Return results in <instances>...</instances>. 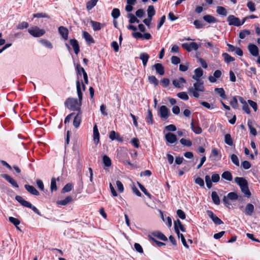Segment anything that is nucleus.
Returning <instances> with one entry per match:
<instances>
[{"instance_id": "obj_1", "label": "nucleus", "mask_w": 260, "mask_h": 260, "mask_svg": "<svg viewBox=\"0 0 260 260\" xmlns=\"http://www.w3.org/2000/svg\"><path fill=\"white\" fill-rule=\"evenodd\" d=\"M194 73L192 78L196 80V82L193 84V87H189L187 90L190 95L198 98L200 96L199 92H203L205 90L204 82L200 79L203 76V71L201 68H198L194 70Z\"/></svg>"}, {"instance_id": "obj_2", "label": "nucleus", "mask_w": 260, "mask_h": 260, "mask_svg": "<svg viewBox=\"0 0 260 260\" xmlns=\"http://www.w3.org/2000/svg\"><path fill=\"white\" fill-rule=\"evenodd\" d=\"M235 182L240 187L241 191L247 198H250L251 192L248 188V183L247 181L243 177H237L235 178Z\"/></svg>"}, {"instance_id": "obj_3", "label": "nucleus", "mask_w": 260, "mask_h": 260, "mask_svg": "<svg viewBox=\"0 0 260 260\" xmlns=\"http://www.w3.org/2000/svg\"><path fill=\"white\" fill-rule=\"evenodd\" d=\"M81 102L77 99L69 98L66 100L64 105L67 108L72 111H77L78 112H81L80 107Z\"/></svg>"}, {"instance_id": "obj_4", "label": "nucleus", "mask_w": 260, "mask_h": 260, "mask_svg": "<svg viewBox=\"0 0 260 260\" xmlns=\"http://www.w3.org/2000/svg\"><path fill=\"white\" fill-rule=\"evenodd\" d=\"M15 199L22 206L31 209L35 213L38 215H41V213L39 210L35 206H32L30 203L23 199L22 197L20 196H16L15 197Z\"/></svg>"}, {"instance_id": "obj_5", "label": "nucleus", "mask_w": 260, "mask_h": 260, "mask_svg": "<svg viewBox=\"0 0 260 260\" xmlns=\"http://www.w3.org/2000/svg\"><path fill=\"white\" fill-rule=\"evenodd\" d=\"M238 196L237 194L235 192H231L228 194L226 196H224L223 198V202L225 206L230 207L231 205V203L230 200L235 201L237 200Z\"/></svg>"}, {"instance_id": "obj_6", "label": "nucleus", "mask_w": 260, "mask_h": 260, "mask_svg": "<svg viewBox=\"0 0 260 260\" xmlns=\"http://www.w3.org/2000/svg\"><path fill=\"white\" fill-rule=\"evenodd\" d=\"M28 32L34 37H40L43 36L45 31L43 29H40L38 26L32 27L28 29Z\"/></svg>"}, {"instance_id": "obj_7", "label": "nucleus", "mask_w": 260, "mask_h": 260, "mask_svg": "<svg viewBox=\"0 0 260 260\" xmlns=\"http://www.w3.org/2000/svg\"><path fill=\"white\" fill-rule=\"evenodd\" d=\"M227 21H228L230 25H234L236 26H241L245 22V19L241 22L239 18L236 17L232 15H229L228 17Z\"/></svg>"}, {"instance_id": "obj_8", "label": "nucleus", "mask_w": 260, "mask_h": 260, "mask_svg": "<svg viewBox=\"0 0 260 260\" xmlns=\"http://www.w3.org/2000/svg\"><path fill=\"white\" fill-rule=\"evenodd\" d=\"M170 114V111L166 106H161L159 107V115L161 119H166Z\"/></svg>"}, {"instance_id": "obj_9", "label": "nucleus", "mask_w": 260, "mask_h": 260, "mask_svg": "<svg viewBox=\"0 0 260 260\" xmlns=\"http://www.w3.org/2000/svg\"><path fill=\"white\" fill-rule=\"evenodd\" d=\"M182 47L187 51L190 52L192 50H198L199 46L196 42H191L190 43H184L182 44Z\"/></svg>"}, {"instance_id": "obj_10", "label": "nucleus", "mask_w": 260, "mask_h": 260, "mask_svg": "<svg viewBox=\"0 0 260 260\" xmlns=\"http://www.w3.org/2000/svg\"><path fill=\"white\" fill-rule=\"evenodd\" d=\"M207 213L215 224L220 225L223 223L222 221L215 215L212 211L207 210Z\"/></svg>"}, {"instance_id": "obj_11", "label": "nucleus", "mask_w": 260, "mask_h": 260, "mask_svg": "<svg viewBox=\"0 0 260 260\" xmlns=\"http://www.w3.org/2000/svg\"><path fill=\"white\" fill-rule=\"evenodd\" d=\"M186 83L185 79L183 77H180L178 79H174L172 81L173 85L178 88L183 87L184 84Z\"/></svg>"}, {"instance_id": "obj_12", "label": "nucleus", "mask_w": 260, "mask_h": 260, "mask_svg": "<svg viewBox=\"0 0 260 260\" xmlns=\"http://www.w3.org/2000/svg\"><path fill=\"white\" fill-rule=\"evenodd\" d=\"M249 53L253 56H258V48L256 45L253 44H249L247 47Z\"/></svg>"}, {"instance_id": "obj_13", "label": "nucleus", "mask_w": 260, "mask_h": 260, "mask_svg": "<svg viewBox=\"0 0 260 260\" xmlns=\"http://www.w3.org/2000/svg\"><path fill=\"white\" fill-rule=\"evenodd\" d=\"M81 117L82 112H78L77 114L74 116L73 125L76 128H77L80 126L81 122Z\"/></svg>"}, {"instance_id": "obj_14", "label": "nucleus", "mask_w": 260, "mask_h": 260, "mask_svg": "<svg viewBox=\"0 0 260 260\" xmlns=\"http://www.w3.org/2000/svg\"><path fill=\"white\" fill-rule=\"evenodd\" d=\"M166 141L170 143L173 144L176 142L177 138L176 136L172 133H168L165 135Z\"/></svg>"}, {"instance_id": "obj_15", "label": "nucleus", "mask_w": 260, "mask_h": 260, "mask_svg": "<svg viewBox=\"0 0 260 260\" xmlns=\"http://www.w3.org/2000/svg\"><path fill=\"white\" fill-rule=\"evenodd\" d=\"M1 176L9 182L13 187L16 188H18L19 187L16 181L9 175L7 174H2Z\"/></svg>"}, {"instance_id": "obj_16", "label": "nucleus", "mask_w": 260, "mask_h": 260, "mask_svg": "<svg viewBox=\"0 0 260 260\" xmlns=\"http://www.w3.org/2000/svg\"><path fill=\"white\" fill-rule=\"evenodd\" d=\"M58 32L64 40H67L68 39L69 31L66 27L59 26L58 27Z\"/></svg>"}, {"instance_id": "obj_17", "label": "nucleus", "mask_w": 260, "mask_h": 260, "mask_svg": "<svg viewBox=\"0 0 260 260\" xmlns=\"http://www.w3.org/2000/svg\"><path fill=\"white\" fill-rule=\"evenodd\" d=\"M93 137L94 143L97 145L99 143L100 140V133L99 132L96 124H95L93 126Z\"/></svg>"}, {"instance_id": "obj_18", "label": "nucleus", "mask_w": 260, "mask_h": 260, "mask_svg": "<svg viewBox=\"0 0 260 260\" xmlns=\"http://www.w3.org/2000/svg\"><path fill=\"white\" fill-rule=\"evenodd\" d=\"M70 43L73 47L75 53L78 54L80 51V47L78 41L76 39H73L70 40Z\"/></svg>"}, {"instance_id": "obj_19", "label": "nucleus", "mask_w": 260, "mask_h": 260, "mask_svg": "<svg viewBox=\"0 0 260 260\" xmlns=\"http://www.w3.org/2000/svg\"><path fill=\"white\" fill-rule=\"evenodd\" d=\"M90 23L94 31H98L101 29L104 26V24L92 20H90Z\"/></svg>"}, {"instance_id": "obj_20", "label": "nucleus", "mask_w": 260, "mask_h": 260, "mask_svg": "<svg viewBox=\"0 0 260 260\" xmlns=\"http://www.w3.org/2000/svg\"><path fill=\"white\" fill-rule=\"evenodd\" d=\"M153 67L154 68L157 73H158L159 75L162 76L164 74L165 69L164 66L161 63H156L153 65Z\"/></svg>"}, {"instance_id": "obj_21", "label": "nucleus", "mask_w": 260, "mask_h": 260, "mask_svg": "<svg viewBox=\"0 0 260 260\" xmlns=\"http://www.w3.org/2000/svg\"><path fill=\"white\" fill-rule=\"evenodd\" d=\"M83 37L88 45H90L91 44L94 43V41L92 36L86 31H83Z\"/></svg>"}, {"instance_id": "obj_22", "label": "nucleus", "mask_w": 260, "mask_h": 260, "mask_svg": "<svg viewBox=\"0 0 260 260\" xmlns=\"http://www.w3.org/2000/svg\"><path fill=\"white\" fill-rule=\"evenodd\" d=\"M254 206L252 204L248 203L246 205L244 212L246 215L251 216L254 212Z\"/></svg>"}, {"instance_id": "obj_23", "label": "nucleus", "mask_w": 260, "mask_h": 260, "mask_svg": "<svg viewBox=\"0 0 260 260\" xmlns=\"http://www.w3.org/2000/svg\"><path fill=\"white\" fill-rule=\"evenodd\" d=\"M174 224L175 232L176 230H178L179 231L180 230L182 232H185V229L180 220L177 219V220L174 221Z\"/></svg>"}, {"instance_id": "obj_24", "label": "nucleus", "mask_w": 260, "mask_h": 260, "mask_svg": "<svg viewBox=\"0 0 260 260\" xmlns=\"http://www.w3.org/2000/svg\"><path fill=\"white\" fill-rule=\"evenodd\" d=\"M24 187L27 190V191L29 192L30 193L35 196L39 195V192L33 186L26 184L25 185Z\"/></svg>"}, {"instance_id": "obj_25", "label": "nucleus", "mask_w": 260, "mask_h": 260, "mask_svg": "<svg viewBox=\"0 0 260 260\" xmlns=\"http://www.w3.org/2000/svg\"><path fill=\"white\" fill-rule=\"evenodd\" d=\"M149 58V55L147 53H142L140 55V59L142 60L144 67L146 66Z\"/></svg>"}, {"instance_id": "obj_26", "label": "nucleus", "mask_w": 260, "mask_h": 260, "mask_svg": "<svg viewBox=\"0 0 260 260\" xmlns=\"http://www.w3.org/2000/svg\"><path fill=\"white\" fill-rule=\"evenodd\" d=\"M72 201V198L70 196H68L63 200L57 201V204L58 205L65 206L71 203Z\"/></svg>"}, {"instance_id": "obj_27", "label": "nucleus", "mask_w": 260, "mask_h": 260, "mask_svg": "<svg viewBox=\"0 0 260 260\" xmlns=\"http://www.w3.org/2000/svg\"><path fill=\"white\" fill-rule=\"evenodd\" d=\"M152 235L157 238L158 239L161 240H162V241H167L168 240V239L166 237V236L163 234L162 233H161V232H153Z\"/></svg>"}, {"instance_id": "obj_28", "label": "nucleus", "mask_w": 260, "mask_h": 260, "mask_svg": "<svg viewBox=\"0 0 260 260\" xmlns=\"http://www.w3.org/2000/svg\"><path fill=\"white\" fill-rule=\"evenodd\" d=\"M204 20L209 23H212L217 22L216 19L210 15H206L203 16Z\"/></svg>"}, {"instance_id": "obj_29", "label": "nucleus", "mask_w": 260, "mask_h": 260, "mask_svg": "<svg viewBox=\"0 0 260 260\" xmlns=\"http://www.w3.org/2000/svg\"><path fill=\"white\" fill-rule=\"evenodd\" d=\"M211 198L213 203L216 205H219L220 204V199L216 191H213L211 193Z\"/></svg>"}, {"instance_id": "obj_30", "label": "nucleus", "mask_w": 260, "mask_h": 260, "mask_svg": "<svg viewBox=\"0 0 260 260\" xmlns=\"http://www.w3.org/2000/svg\"><path fill=\"white\" fill-rule=\"evenodd\" d=\"M176 233L177 234L178 237L179 238H181L183 246L185 247L186 248H188L189 246L187 245L185 239L183 234L180 233V232L178 230H176Z\"/></svg>"}, {"instance_id": "obj_31", "label": "nucleus", "mask_w": 260, "mask_h": 260, "mask_svg": "<svg viewBox=\"0 0 260 260\" xmlns=\"http://www.w3.org/2000/svg\"><path fill=\"white\" fill-rule=\"evenodd\" d=\"M76 87L79 100L81 102L82 100V93L81 91V84L79 80L76 81Z\"/></svg>"}, {"instance_id": "obj_32", "label": "nucleus", "mask_w": 260, "mask_h": 260, "mask_svg": "<svg viewBox=\"0 0 260 260\" xmlns=\"http://www.w3.org/2000/svg\"><path fill=\"white\" fill-rule=\"evenodd\" d=\"M155 14V11L153 6H149L147 9L148 18L152 19V17Z\"/></svg>"}, {"instance_id": "obj_33", "label": "nucleus", "mask_w": 260, "mask_h": 260, "mask_svg": "<svg viewBox=\"0 0 260 260\" xmlns=\"http://www.w3.org/2000/svg\"><path fill=\"white\" fill-rule=\"evenodd\" d=\"M216 12L220 15L223 16H226L228 12L222 6H218L216 9Z\"/></svg>"}, {"instance_id": "obj_34", "label": "nucleus", "mask_w": 260, "mask_h": 260, "mask_svg": "<svg viewBox=\"0 0 260 260\" xmlns=\"http://www.w3.org/2000/svg\"><path fill=\"white\" fill-rule=\"evenodd\" d=\"M224 142L229 146L233 145V141L230 134H226L224 135Z\"/></svg>"}, {"instance_id": "obj_35", "label": "nucleus", "mask_w": 260, "mask_h": 260, "mask_svg": "<svg viewBox=\"0 0 260 260\" xmlns=\"http://www.w3.org/2000/svg\"><path fill=\"white\" fill-rule=\"evenodd\" d=\"M191 129L196 134H200L202 132V128L198 125H194L192 122L190 124Z\"/></svg>"}, {"instance_id": "obj_36", "label": "nucleus", "mask_w": 260, "mask_h": 260, "mask_svg": "<svg viewBox=\"0 0 260 260\" xmlns=\"http://www.w3.org/2000/svg\"><path fill=\"white\" fill-rule=\"evenodd\" d=\"M98 0H90L86 3V9L88 10H91L96 4Z\"/></svg>"}, {"instance_id": "obj_37", "label": "nucleus", "mask_w": 260, "mask_h": 260, "mask_svg": "<svg viewBox=\"0 0 260 260\" xmlns=\"http://www.w3.org/2000/svg\"><path fill=\"white\" fill-rule=\"evenodd\" d=\"M146 120L148 124H152L153 123L152 113L151 111L149 109L148 110Z\"/></svg>"}, {"instance_id": "obj_38", "label": "nucleus", "mask_w": 260, "mask_h": 260, "mask_svg": "<svg viewBox=\"0 0 260 260\" xmlns=\"http://www.w3.org/2000/svg\"><path fill=\"white\" fill-rule=\"evenodd\" d=\"M221 177L222 178L230 181H232L233 179L232 174L229 171L224 172L222 174Z\"/></svg>"}, {"instance_id": "obj_39", "label": "nucleus", "mask_w": 260, "mask_h": 260, "mask_svg": "<svg viewBox=\"0 0 260 260\" xmlns=\"http://www.w3.org/2000/svg\"><path fill=\"white\" fill-rule=\"evenodd\" d=\"M247 125L250 130V134L252 135L253 136H255L257 135V132L256 129L252 126V122L249 120L248 121Z\"/></svg>"}, {"instance_id": "obj_40", "label": "nucleus", "mask_w": 260, "mask_h": 260, "mask_svg": "<svg viewBox=\"0 0 260 260\" xmlns=\"http://www.w3.org/2000/svg\"><path fill=\"white\" fill-rule=\"evenodd\" d=\"M222 56L224 58L225 62L226 63H229L235 60V58L231 56L227 53H223L222 54Z\"/></svg>"}, {"instance_id": "obj_41", "label": "nucleus", "mask_w": 260, "mask_h": 260, "mask_svg": "<svg viewBox=\"0 0 260 260\" xmlns=\"http://www.w3.org/2000/svg\"><path fill=\"white\" fill-rule=\"evenodd\" d=\"M127 17L129 18V22L130 23H139V20L137 19L133 14L129 13L127 14Z\"/></svg>"}, {"instance_id": "obj_42", "label": "nucleus", "mask_w": 260, "mask_h": 260, "mask_svg": "<svg viewBox=\"0 0 260 260\" xmlns=\"http://www.w3.org/2000/svg\"><path fill=\"white\" fill-rule=\"evenodd\" d=\"M138 185L139 187V188H140V189L142 190V191L146 195L149 199H151V195L150 194V193H149L148 192V191L147 190V189L145 188V187L142 185L141 184V183H140L139 182H138Z\"/></svg>"}, {"instance_id": "obj_43", "label": "nucleus", "mask_w": 260, "mask_h": 260, "mask_svg": "<svg viewBox=\"0 0 260 260\" xmlns=\"http://www.w3.org/2000/svg\"><path fill=\"white\" fill-rule=\"evenodd\" d=\"M250 34V30L244 29L240 32L239 37L241 39H244L246 36L249 35Z\"/></svg>"}, {"instance_id": "obj_44", "label": "nucleus", "mask_w": 260, "mask_h": 260, "mask_svg": "<svg viewBox=\"0 0 260 260\" xmlns=\"http://www.w3.org/2000/svg\"><path fill=\"white\" fill-rule=\"evenodd\" d=\"M180 142L182 145L187 147H190L192 144V142L190 140L184 138H182L180 140Z\"/></svg>"}, {"instance_id": "obj_45", "label": "nucleus", "mask_w": 260, "mask_h": 260, "mask_svg": "<svg viewBox=\"0 0 260 260\" xmlns=\"http://www.w3.org/2000/svg\"><path fill=\"white\" fill-rule=\"evenodd\" d=\"M120 10L117 8H114L112 11L111 15L112 17L114 19H116L119 17L120 16Z\"/></svg>"}, {"instance_id": "obj_46", "label": "nucleus", "mask_w": 260, "mask_h": 260, "mask_svg": "<svg viewBox=\"0 0 260 260\" xmlns=\"http://www.w3.org/2000/svg\"><path fill=\"white\" fill-rule=\"evenodd\" d=\"M40 42L42 43V45L48 48L52 49L53 48V46L51 42L47 40L42 39L40 41Z\"/></svg>"}, {"instance_id": "obj_47", "label": "nucleus", "mask_w": 260, "mask_h": 260, "mask_svg": "<svg viewBox=\"0 0 260 260\" xmlns=\"http://www.w3.org/2000/svg\"><path fill=\"white\" fill-rule=\"evenodd\" d=\"M230 105L234 109L238 108V101L236 96H233L232 100L230 101Z\"/></svg>"}, {"instance_id": "obj_48", "label": "nucleus", "mask_w": 260, "mask_h": 260, "mask_svg": "<svg viewBox=\"0 0 260 260\" xmlns=\"http://www.w3.org/2000/svg\"><path fill=\"white\" fill-rule=\"evenodd\" d=\"M103 161L105 166L110 167L111 165L110 158L107 155H104L103 157Z\"/></svg>"}, {"instance_id": "obj_49", "label": "nucleus", "mask_w": 260, "mask_h": 260, "mask_svg": "<svg viewBox=\"0 0 260 260\" xmlns=\"http://www.w3.org/2000/svg\"><path fill=\"white\" fill-rule=\"evenodd\" d=\"M148 81L150 83L154 84L155 86H157L158 84V80L154 76H149Z\"/></svg>"}, {"instance_id": "obj_50", "label": "nucleus", "mask_w": 260, "mask_h": 260, "mask_svg": "<svg viewBox=\"0 0 260 260\" xmlns=\"http://www.w3.org/2000/svg\"><path fill=\"white\" fill-rule=\"evenodd\" d=\"M232 162L236 166H239V161L237 156L236 154H233L231 156Z\"/></svg>"}, {"instance_id": "obj_51", "label": "nucleus", "mask_w": 260, "mask_h": 260, "mask_svg": "<svg viewBox=\"0 0 260 260\" xmlns=\"http://www.w3.org/2000/svg\"><path fill=\"white\" fill-rule=\"evenodd\" d=\"M215 91L216 92L221 98L225 99V91L222 88H216Z\"/></svg>"}, {"instance_id": "obj_52", "label": "nucleus", "mask_w": 260, "mask_h": 260, "mask_svg": "<svg viewBox=\"0 0 260 260\" xmlns=\"http://www.w3.org/2000/svg\"><path fill=\"white\" fill-rule=\"evenodd\" d=\"M205 180L206 183L207 187L208 188H210L212 186V179L208 175H206L205 177Z\"/></svg>"}, {"instance_id": "obj_53", "label": "nucleus", "mask_w": 260, "mask_h": 260, "mask_svg": "<svg viewBox=\"0 0 260 260\" xmlns=\"http://www.w3.org/2000/svg\"><path fill=\"white\" fill-rule=\"evenodd\" d=\"M255 4L251 1H248L247 4V7L248 8L249 11L253 12L255 11Z\"/></svg>"}, {"instance_id": "obj_54", "label": "nucleus", "mask_w": 260, "mask_h": 260, "mask_svg": "<svg viewBox=\"0 0 260 260\" xmlns=\"http://www.w3.org/2000/svg\"><path fill=\"white\" fill-rule=\"evenodd\" d=\"M9 220L10 222L13 223L16 227L18 226L20 222V220L17 218H15L13 217H9Z\"/></svg>"}, {"instance_id": "obj_55", "label": "nucleus", "mask_w": 260, "mask_h": 260, "mask_svg": "<svg viewBox=\"0 0 260 260\" xmlns=\"http://www.w3.org/2000/svg\"><path fill=\"white\" fill-rule=\"evenodd\" d=\"M177 96L178 98L182 100H188V96L185 92H180L177 94Z\"/></svg>"}, {"instance_id": "obj_56", "label": "nucleus", "mask_w": 260, "mask_h": 260, "mask_svg": "<svg viewBox=\"0 0 260 260\" xmlns=\"http://www.w3.org/2000/svg\"><path fill=\"white\" fill-rule=\"evenodd\" d=\"M50 188L52 191H56L57 190L56 179L54 178H53L51 179Z\"/></svg>"}, {"instance_id": "obj_57", "label": "nucleus", "mask_w": 260, "mask_h": 260, "mask_svg": "<svg viewBox=\"0 0 260 260\" xmlns=\"http://www.w3.org/2000/svg\"><path fill=\"white\" fill-rule=\"evenodd\" d=\"M28 27V23L26 22L23 21L17 25V28L20 29H23L24 28H26Z\"/></svg>"}, {"instance_id": "obj_58", "label": "nucleus", "mask_w": 260, "mask_h": 260, "mask_svg": "<svg viewBox=\"0 0 260 260\" xmlns=\"http://www.w3.org/2000/svg\"><path fill=\"white\" fill-rule=\"evenodd\" d=\"M212 154L214 156L217 157L218 160L221 158V155L219 154L216 148H213L212 149Z\"/></svg>"}, {"instance_id": "obj_59", "label": "nucleus", "mask_w": 260, "mask_h": 260, "mask_svg": "<svg viewBox=\"0 0 260 260\" xmlns=\"http://www.w3.org/2000/svg\"><path fill=\"white\" fill-rule=\"evenodd\" d=\"M194 182L196 184L199 185L201 187H204V181L203 179L200 177H197Z\"/></svg>"}, {"instance_id": "obj_60", "label": "nucleus", "mask_w": 260, "mask_h": 260, "mask_svg": "<svg viewBox=\"0 0 260 260\" xmlns=\"http://www.w3.org/2000/svg\"><path fill=\"white\" fill-rule=\"evenodd\" d=\"M72 185L70 183L67 184L62 188V192H69L72 189Z\"/></svg>"}, {"instance_id": "obj_61", "label": "nucleus", "mask_w": 260, "mask_h": 260, "mask_svg": "<svg viewBox=\"0 0 260 260\" xmlns=\"http://www.w3.org/2000/svg\"><path fill=\"white\" fill-rule=\"evenodd\" d=\"M171 62L174 64H178L180 62V58L176 56H173L171 57Z\"/></svg>"}, {"instance_id": "obj_62", "label": "nucleus", "mask_w": 260, "mask_h": 260, "mask_svg": "<svg viewBox=\"0 0 260 260\" xmlns=\"http://www.w3.org/2000/svg\"><path fill=\"white\" fill-rule=\"evenodd\" d=\"M248 103L249 105L253 109L254 111L256 112L257 109L256 103L250 100H248Z\"/></svg>"}, {"instance_id": "obj_63", "label": "nucleus", "mask_w": 260, "mask_h": 260, "mask_svg": "<svg viewBox=\"0 0 260 260\" xmlns=\"http://www.w3.org/2000/svg\"><path fill=\"white\" fill-rule=\"evenodd\" d=\"M177 214L178 216L182 219H184L186 217L185 213L181 209H178L177 211Z\"/></svg>"}, {"instance_id": "obj_64", "label": "nucleus", "mask_w": 260, "mask_h": 260, "mask_svg": "<svg viewBox=\"0 0 260 260\" xmlns=\"http://www.w3.org/2000/svg\"><path fill=\"white\" fill-rule=\"evenodd\" d=\"M242 166L243 169L247 170L251 167V165L248 161L245 160L242 162Z\"/></svg>"}]
</instances>
